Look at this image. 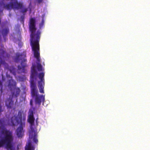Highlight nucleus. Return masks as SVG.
<instances>
[{
	"label": "nucleus",
	"mask_w": 150,
	"mask_h": 150,
	"mask_svg": "<svg viewBox=\"0 0 150 150\" xmlns=\"http://www.w3.org/2000/svg\"><path fill=\"white\" fill-rule=\"evenodd\" d=\"M9 32V30L8 28H5L2 30L1 33L4 38L6 37Z\"/></svg>",
	"instance_id": "16"
},
{
	"label": "nucleus",
	"mask_w": 150,
	"mask_h": 150,
	"mask_svg": "<svg viewBox=\"0 0 150 150\" xmlns=\"http://www.w3.org/2000/svg\"><path fill=\"white\" fill-rule=\"evenodd\" d=\"M14 58L15 61L16 62H19L21 60V64L22 67L18 66V69L21 71V73H25V68L26 66V60L25 58V55L23 53H17Z\"/></svg>",
	"instance_id": "6"
},
{
	"label": "nucleus",
	"mask_w": 150,
	"mask_h": 150,
	"mask_svg": "<svg viewBox=\"0 0 150 150\" xmlns=\"http://www.w3.org/2000/svg\"><path fill=\"white\" fill-rule=\"evenodd\" d=\"M22 89L23 91V93H25V89H26V87L25 86H23Z\"/></svg>",
	"instance_id": "19"
},
{
	"label": "nucleus",
	"mask_w": 150,
	"mask_h": 150,
	"mask_svg": "<svg viewBox=\"0 0 150 150\" xmlns=\"http://www.w3.org/2000/svg\"><path fill=\"white\" fill-rule=\"evenodd\" d=\"M21 90L18 87H15L14 88V91L13 95L16 97H17L19 95Z\"/></svg>",
	"instance_id": "15"
},
{
	"label": "nucleus",
	"mask_w": 150,
	"mask_h": 150,
	"mask_svg": "<svg viewBox=\"0 0 150 150\" xmlns=\"http://www.w3.org/2000/svg\"><path fill=\"white\" fill-rule=\"evenodd\" d=\"M25 116L23 115V112L21 110L18 111L16 116H13L11 118L10 125L14 126L20 124V126L16 129V135L18 138H22L23 136V127L25 126Z\"/></svg>",
	"instance_id": "1"
},
{
	"label": "nucleus",
	"mask_w": 150,
	"mask_h": 150,
	"mask_svg": "<svg viewBox=\"0 0 150 150\" xmlns=\"http://www.w3.org/2000/svg\"><path fill=\"white\" fill-rule=\"evenodd\" d=\"M32 50L34 53V57L37 59V68L39 71H42V66L40 62L39 45L31 46Z\"/></svg>",
	"instance_id": "7"
},
{
	"label": "nucleus",
	"mask_w": 150,
	"mask_h": 150,
	"mask_svg": "<svg viewBox=\"0 0 150 150\" xmlns=\"http://www.w3.org/2000/svg\"><path fill=\"white\" fill-rule=\"evenodd\" d=\"M44 20L43 18L42 19L41 22L39 24V27L40 28H41L43 27L44 25Z\"/></svg>",
	"instance_id": "17"
},
{
	"label": "nucleus",
	"mask_w": 150,
	"mask_h": 150,
	"mask_svg": "<svg viewBox=\"0 0 150 150\" xmlns=\"http://www.w3.org/2000/svg\"><path fill=\"white\" fill-rule=\"evenodd\" d=\"M31 74L30 75V83L31 85V81H33L34 82V79L35 76L37 75V72L36 71L35 66L33 65L31 68Z\"/></svg>",
	"instance_id": "11"
},
{
	"label": "nucleus",
	"mask_w": 150,
	"mask_h": 150,
	"mask_svg": "<svg viewBox=\"0 0 150 150\" xmlns=\"http://www.w3.org/2000/svg\"><path fill=\"white\" fill-rule=\"evenodd\" d=\"M0 133L4 136L0 140V148L5 145L6 149L8 150H11L13 148L12 143L13 139L12 132L6 129L3 125Z\"/></svg>",
	"instance_id": "3"
},
{
	"label": "nucleus",
	"mask_w": 150,
	"mask_h": 150,
	"mask_svg": "<svg viewBox=\"0 0 150 150\" xmlns=\"http://www.w3.org/2000/svg\"><path fill=\"white\" fill-rule=\"evenodd\" d=\"M29 135L31 138L33 137V141L34 142L36 143L38 142V140L36 138V131L32 127H30Z\"/></svg>",
	"instance_id": "9"
},
{
	"label": "nucleus",
	"mask_w": 150,
	"mask_h": 150,
	"mask_svg": "<svg viewBox=\"0 0 150 150\" xmlns=\"http://www.w3.org/2000/svg\"><path fill=\"white\" fill-rule=\"evenodd\" d=\"M30 95L33 98H34L35 104L40 106L42 102H44L45 100V95H40L37 88L36 83L31 81L30 85Z\"/></svg>",
	"instance_id": "4"
},
{
	"label": "nucleus",
	"mask_w": 150,
	"mask_h": 150,
	"mask_svg": "<svg viewBox=\"0 0 150 150\" xmlns=\"http://www.w3.org/2000/svg\"><path fill=\"white\" fill-rule=\"evenodd\" d=\"M30 105L32 107L33 106V100H32L31 99L30 100Z\"/></svg>",
	"instance_id": "20"
},
{
	"label": "nucleus",
	"mask_w": 150,
	"mask_h": 150,
	"mask_svg": "<svg viewBox=\"0 0 150 150\" xmlns=\"http://www.w3.org/2000/svg\"><path fill=\"white\" fill-rule=\"evenodd\" d=\"M36 21L35 18H31L30 19L29 28L31 33L30 35V44L31 46L39 45L41 32L38 30L36 33V28L35 27Z\"/></svg>",
	"instance_id": "2"
},
{
	"label": "nucleus",
	"mask_w": 150,
	"mask_h": 150,
	"mask_svg": "<svg viewBox=\"0 0 150 150\" xmlns=\"http://www.w3.org/2000/svg\"><path fill=\"white\" fill-rule=\"evenodd\" d=\"M4 61H1V62H0V63L1 64H4Z\"/></svg>",
	"instance_id": "24"
},
{
	"label": "nucleus",
	"mask_w": 150,
	"mask_h": 150,
	"mask_svg": "<svg viewBox=\"0 0 150 150\" xmlns=\"http://www.w3.org/2000/svg\"><path fill=\"white\" fill-rule=\"evenodd\" d=\"M2 86H3V85H2V82L1 81V80L0 79V87H1V89L2 88Z\"/></svg>",
	"instance_id": "21"
},
{
	"label": "nucleus",
	"mask_w": 150,
	"mask_h": 150,
	"mask_svg": "<svg viewBox=\"0 0 150 150\" xmlns=\"http://www.w3.org/2000/svg\"><path fill=\"white\" fill-rule=\"evenodd\" d=\"M13 105V102L11 100L8 99L6 101V105L8 108H11Z\"/></svg>",
	"instance_id": "13"
},
{
	"label": "nucleus",
	"mask_w": 150,
	"mask_h": 150,
	"mask_svg": "<svg viewBox=\"0 0 150 150\" xmlns=\"http://www.w3.org/2000/svg\"><path fill=\"white\" fill-rule=\"evenodd\" d=\"M3 110L2 108V106L0 104V113L2 112H3Z\"/></svg>",
	"instance_id": "22"
},
{
	"label": "nucleus",
	"mask_w": 150,
	"mask_h": 150,
	"mask_svg": "<svg viewBox=\"0 0 150 150\" xmlns=\"http://www.w3.org/2000/svg\"><path fill=\"white\" fill-rule=\"evenodd\" d=\"M43 0H38V3H40L42 2Z\"/></svg>",
	"instance_id": "23"
},
{
	"label": "nucleus",
	"mask_w": 150,
	"mask_h": 150,
	"mask_svg": "<svg viewBox=\"0 0 150 150\" xmlns=\"http://www.w3.org/2000/svg\"><path fill=\"white\" fill-rule=\"evenodd\" d=\"M44 76V74L43 72L40 73L39 74V78L40 81H38V86L40 93H44V88L45 84L44 79H43Z\"/></svg>",
	"instance_id": "8"
},
{
	"label": "nucleus",
	"mask_w": 150,
	"mask_h": 150,
	"mask_svg": "<svg viewBox=\"0 0 150 150\" xmlns=\"http://www.w3.org/2000/svg\"><path fill=\"white\" fill-rule=\"evenodd\" d=\"M21 19L22 20H23V19L24 18V17L23 16H21Z\"/></svg>",
	"instance_id": "25"
},
{
	"label": "nucleus",
	"mask_w": 150,
	"mask_h": 150,
	"mask_svg": "<svg viewBox=\"0 0 150 150\" xmlns=\"http://www.w3.org/2000/svg\"><path fill=\"white\" fill-rule=\"evenodd\" d=\"M35 146L32 145L30 142H28L25 147V150H35Z\"/></svg>",
	"instance_id": "14"
},
{
	"label": "nucleus",
	"mask_w": 150,
	"mask_h": 150,
	"mask_svg": "<svg viewBox=\"0 0 150 150\" xmlns=\"http://www.w3.org/2000/svg\"><path fill=\"white\" fill-rule=\"evenodd\" d=\"M8 86L10 88H11L12 86L15 87L17 84L16 82L12 79V77L10 79L8 80Z\"/></svg>",
	"instance_id": "12"
},
{
	"label": "nucleus",
	"mask_w": 150,
	"mask_h": 150,
	"mask_svg": "<svg viewBox=\"0 0 150 150\" xmlns=\"http://www.w3.org/2000/svg\"><path fill=\"white\" fill-rule=\"evenodd\" d=\"M11 1L8 4L4 5V8L8 10H11L12 9L14 10H18L21 9L20 12L22 13L23 15L28 10L27 8H24L23 2H18L17 0H10Z\"/></svg>",
	"instance_id": "5"
},
{
	"label": "nucleus",
	"mask_w": 150,
	"mask_h": 150,
	"mask_svg": "<svg viewBox=\"0 0 150 150\" xmlns=\"http://www.w3.org/2000/svg\"><path fill=\"white\" fill-rule=\"evenodd\" d=\"M32 110L31 109H30V114L28 119V122L30 123L31 126L33 125L35 121V118L33 116V110H35V108L32 107Z\"/></svg>",
	"instance_id": "10"
},
{
	"label": "nucleus",
	"mask_w": 150,
	"mask_h": 150,
	"mask_svg": "<svg viewBox=\"0 0 150 150\" xmlns=\"http://www.w3.org/2000/svg\"><path fill=\"white\" fill-rule=\"evenodd\" d=\"M19 80L21 81H23L25 79V77L24 76H18Z\"/></svg>",
	"instance_id": "18"
}]
</instances>
